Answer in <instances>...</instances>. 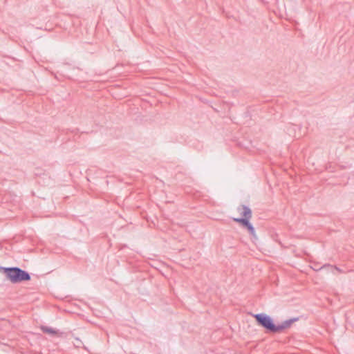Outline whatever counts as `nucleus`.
Returning <instances> with one entry per match:
<instances>
[{
  "label": "nucleus",
  "mask_w": 354,
  "mask_h": 354,
  "mask_svg": "<svg viewBox=\"0 0 354 354\" xmlns=\"http://www.w3.org/2000/svg\"><path fill=\"white\" fill-rule=\"evenodd\" d=\"M255 319L257 324L263 327L268 333H280L284 329L290 327L291 324L299 320L298 317L285 320L281 324L276 325L272 318L266 313L251 314Z\"/></svg>",
  "instance_id": "nucleus-1"
},
{
  "label": "nucleus",
  "mask_w": 354,
  "mask_h": 354,
  "mask_svg": "<svg viewBox=\"0 0 354 354\" xmlns=\"http://www.w3.org/2000/svg\"><path fill=\"white\" fill-rule=\"evenodd\" d=\"M0 270L6 278L13 283L28 281L30 280V274L18 267H0Z\"/></svg>",
  "instance_id": "nucleus-2"
},
{
  "label": "nucleus",
  "mask_w": 354,
  "mask_h": 354,
  "mask_svg": "<svg viewBox=\"0 0 354 354\" xmlns=\"http://www.w3.org/2000/svg\"><path fill=\"white\" fill-rule=\"evenodd\" d=\"M237 210L241 212V214L242 215V218H233V221L236 223H239L240 225L243 224V222L241 221L246 219L247 221H250V219L252 218V210L250 208L245 205H241L238 207Z\"/></svg>",
  "instance_id": "nucleus-3"
},
{
  "label": "nucleus",
  "mask_w": 354,
  "mask_h": 354,
  "mask_svg": "<svg viewBox=\"0 0 354 354\" xmlns=\"http://www.w3.org/2000/svg\"><path fill=\"white\" fill-rule=\"evenodd\" d=\"M241 221L243 222V224H241V225L242 227L246 228L248 230L249 233L250 234V235L252 236V238L254 240L257 239V234H256V232H255L254 227L250 223V222L249 221H247L246 219H244V220H243Z\"/></svg>",
  "instance_id": "nucleus-4"
},
{
  "label": "nucleus",
  "mask_w": 354,
  "mask_h": 354,
  "mask_svg": "<svg viewBox=\"0 0 354 354\" xmlns=\"http://www.w3.org/2000/svg\"><path fill=\"white\" fill-rule=\"evenodd\" d=\"M41 330L44 333H48V334H51V335L57 334V331L55 329H53L50 327L46 326H41Z\"/></svg>",
  "instance_id": "nucleus-5"
},
{
  "label": "nucleus",
  "mask_w": 354,
  "mask_h": 354,
  "mask_svg": "<svg viewBox=\"0 0 354 354\" xmlns=\"http://www.w3.org/2000/svg\"><path fill=\"white\" fill-rule=\"evenodd\" d=\"M326 266H330V265L329 264H325L322 268H320V269L324 268H325Z\"/></svg>",
  "instance_id": "nucleus-6"
},
{
  "label": "nucleus",
  "mask_w": 354,
  "mask_h": 354,
  "mask_svg": "<svg viewBox=\"0 0 354 354\" xmlns=\"http://www.w3.org/2000/svg\"><path fill=\"white\" fill-rule=\"evenodd\" d=\"M335 268L338 270L339 272H341V270H339V268H338L337 267L335 266Z\"/></svg>",
  "instance_id": "nucleus-7"
}]
</instances>
